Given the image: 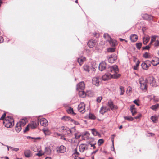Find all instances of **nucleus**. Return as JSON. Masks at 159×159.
<instances>
[{
  "mask_svg": "<svg viewBox=\"0 0 159 159\" xmlns=\"http://www.w3.org/2000/svg\"><path fill=\"white\" fill-rule=\"evenodd\" d=\"M113 75L108 73L103 75L102 77V79L104 81H106L109 80L112 77Z\"/></svg>",
  "mask_w": 159,
  "mask_h": 159,
  "instance_id": "obj_12",
  "label": "nucleus"
},
{
  "mask_svg": "<svg viewBox=\"0 0 159 159\" xmlns=\"http://www.w3.org/2000/svg\"><path fill=\"white\" fill-rule=\"evenodd\" d=\"M106 64L104 62L101 63L99 66V69L100 70L102 71L105 70L106 68Z\"/></svg>",
  "mask_w": 159,
  "mask_h": 159,
  "instance_id": "obj_14",
  "label": "nucleus"
},
{
  "mask_svg": "<svg viewBox=\"0 0 159 159\" xmlns=\"http://www.w3.org/2000/svg\"><path fill=\"white\" fill-rule=\"evenodd\" d=\"M61 129L63 130V133L65 135H70L71 133V130L69 128L63 126L61 127Z\"/></svg>",
  "mask_w": 159,
  "mask_h": 159,
  "instance_id": "obj_8",
  "label": "nucleus"
},
{
  "mask_svg": "<svg viewBox=\"0 0 159 159\" xmlns=\"http://www.w3.org/2000/svg\"><path fill=\"white\" fill-rule=\"evenodd\" d=\"M89 119H91L95 120L96 119V117L94 115L91 113L89 114Z\"/></svg>",
  "mask_w": 159,
  "mask_h": 159,
  "instance_id": "obj_38",
  "label": "nucleus"
},
{
  "mask_svg": "<svg viewBox=\"0 0 159 159\" xmlns=\"http://www.w3.org/2000/svg\"><path fill=\"white\" fill-rule=\"evenodd\" d=\"M115 51V48H109L107 49V51L108 52H112Z\"/></svg>",
  "mask_w": 159,
  "mask_h": 159,
  "instance_id": "obj_44",
  "label": "nucleus"
},
{
  "mask_svg": "<svg viewBox=\"0 0 159 159\" xmlns=\"http://www.w3.org/2000/svg\"><path fill=\"white\" fill-rule=\"evenodd\" d=\"M133 102L135 104H136V105H137V106H139V103H138V102H137V101L136 100H134V101H133Z\"/></svg>",
  "mask_w": 159,
  "mask_h": 159,
  "instance_id": "obj_62",
  "label": "nucleus"
},
{
  "mask_svg": "<svg viewBox=\"0 0 159 159\" xmlns=\"http://www.w3.org/2000/svg\"><path fill=\"white\" fill-rule=\"evenodd\" d=\"M141 66L142 68L145 70L148 69V66L144 62L143 63L141 64Z\"/></svg>",
  "mask_w": 159,
  "mask_h": 159,
  "instance_id": "obj_36",
  "label": "nucleus"
},
{
  "mask_svg": "<svg viewBox=\"0 0 159 159\" xmlns=\"http://www.w3.org/2000/svg\"><path fill=\"white\" fill-rule=\"evenodd\" d=\"M72 122H73L74 124L75 125H78L79 124V122L78 121H74V120Z\"/></svg>",
  "mask_w": 159,
  "mask_h": 159,
  "instance_id": "obj_63",
  "label": "nucleus"
},
{
  "mask_svg": "<svg viewBox=\"0 0 159 159\" xmlns=\"http://www.w3.org/2000/svg\"><path fill=\"white\" fill-rule=\"evenodd\" d=\"M6 116V113H4L0 118V120H3L5 118Z\"/></svg>",
  "mask_w": 159,
  "mask_h": 159,
  "instance_id": "obj_52",
  "label": "nucleus"
},
{
  "mask_svg": "<svg viewBox=\"0 0 159 159\" xmlns=\"http://www.w3.org/2000/svg\"><path fill=\"white\" fill-rule=\"evenodd\" d=\"M108 105L111 110H116L118 108L117 106L114 104L113 102L111 100H110L108 102Z\"/></svg>",
  "mask_w": 159,
  "mask_h": 159,
  "instance_id": "obj_13",
  "label": "nucleus"
},
{
  "mask_svg": "<svg viewBox=\"0 0 159 159\" xmlns=\"http://www.w3.org/2000/svg\"><path fill=\"white\" fill-rule=\"evenodd\" d=\"M85 60V57H81V58H78L77 61L79 64L81 65Z\"/></svg>",
  "mask_w": 159,
  "mask_h": 159,
  "instance_id": "obj_30",
  "label": "nucleus"
},
{
  "mask_svg": "<svg viewBox=\"0 0 159 159\" xmlns=\"http://www.w3.org/2000/svg\"><path fill=\"white\" fill-rule=\"evenodd\" d=\"M85 104L83 102H81L78 105V109L80 112L84 113L85 111Z\"/></svg>",
  "mask_w": 159,
  "mask_h": 159,
  "instance_id": "obj_4",
  "label": "nucleus"
},
{
  "mask_svg": "<svg viewBox=\"0 0 159 159\" xmlns=\"http://www.w3.org/2000/svg\"><path fill=\"white\" fill-rule=\"evenodd\" d=\"M154 46L155 47H157L159 46V41L157 40L154 43Z\"/></svg>",
  "mask_w": 159,
  "mask_h": 159,
  "instance_id": "obj_54",
  "label": "nucleus"
},
{
  "mask_svg": "<svg viewBox=\"0 0 159 159\" xmlns=\"http://www.w3.org/2000/svg\"><path fill=\"white\" fill-rule=\"evenodd\" d=\"M74 159H84V158H81L78 156H75L74 158Z\"/></svg>",
  "mask_w": 159,
  "mask_h": 159,
  "instance_id": "obj_61",
  "label": "nucleus"
},
{
  "mask_svg": "<svg viewBox=\"0 0 159 159\" xmlns=\"http://www.w3.org/2000/svg\"><path fill=\"white\" fill-rule=\"evenodd\" d=\"M96 43L95 40H91L88 43V45L89 47L92 48L95 46Z\"/></svg>",
  "mask_w": 159,
  "mask_h": 159,
  "instance_id": "obj_21",
  "label": "nucleus"
},
{
  "mask_svg": "<svg viewBox=\"0 0 159 159\" xmlns=\"http://www.w3.org/2000/svg\"><path fill=\"white\" fill-rule=\"evenodd\" d=\"M148 80L150 83V85L152 86L156 87L157 86V85L156 84L155 79L153 77H149L148 78Z\"/></svg>",
  "mask_w": 159,
  "mask_h": 159,
  "instance_id": "obj_6",
  "label": "nucleus"
},
{
  "mask_svg": "<svg viewBox=\"0 0 159 159\" xmlns=\"http://www.w3.org/2000/svg\"><path fill=\"white\" fill-rule=\"evenodd\" d=\"M29 126H30V124H28L26 127L25 129L24 130V132L27 131L29 130Z\"/></svg>",
  "mask_w": 159,
  "mask_h": 159,
  "instance_id": "obj_56",
  "label": "nucleus"
},
{
  "mask_svg": "<svg viewBox=\"0 0 159 159\" xmlns=\"http://www.w3.org/2000/svg\"><path fill=\"white\" fill-rule=\"evenodd\" d=\"M124 117L125 120L129 121H131L133 120V118L130 116H124Z\"/></svg>",
  "mask_w": 159,
  "mask_h": 159,
  "instance_id": "obj_35",
  "label": "nucleus"
},
{
  "mask_svg": "<svg viewBox=\"0 0 159 159\" xmlns=\"http://www.w3.org/2000/svg\"><path fill=\"white\" fill-rule=\"evenodd\" d=\"M3 123L6 127L7 128L11 127L14 124L13 119L11 116H7L4 120Z\"/></svg>",
  "mask_w": 159,
  "mask_h": 159,
  "instance_id": "obj_1",
  "label": "nucleus"
},
{
  "mask_svg": "<svg viewBox=\"0 0 159 159\" xmlns=\"http://www.w3.org/2000/svg\"><path fill=\"white\" fill-rule=\"evenodd\" d=\"M150 48V46L149 45H147L145 47H143L142 49L143 50H145V49H147V50H149V49Z\"/></svg>",
  "mask_w": 159,
  "mask_h": 159,
  "instance_id": "obj_53",
  "label": "nucleus"
},
{
  "mask_svg": "<svg viewBox=\"0 0 159 159\" xmlns=\"http://www.w3.org/2000/svg\"><path fill=\"white\" fill-rule=\"evenodd\" d=\"M39 122L40 125L44 126H46L48 125V121L45 119L42 118L39 120Z\"/></svg>",
  "mask_w": 159,
  "mask_h": 159,
  "instance_id": "obj_15",
  "label": "nucleus"
},
{
  "mask_svg": "<svg viewBox=\"0 0 159 159\" xmlns=\"http://www.w3.org/2000/svg\"><path fill=\"white\" fill-rule=\"evenodd\" d=\"M24 154L25 157H29L32 156L31 152L30 150L27 149L24 151Z\"/></svg>",
  "mask_w": 159,
  "mask_h": 159,
  "instance_id": "obj_20",
  "label": "nucleus"
},
{
  "mask_svg": "<svg viewBox=\"0 0 159 159\" xmlns=\"http://www.w3.org/2000/svg\"><path fill=\"white\" fill-rule=\"evenodd\" d=\"M103 36L104 38L107 39V40H109L110 39V38H111L109 34L107 33H105L104 34Z\"/></svg>",
  "mask_w": 159,
  "mask_h": 159,
  "instance_id": "obj_39",
  "label": "nucleus"
},
{
  "mask_svg": "<svg viewBox=\"0 0 159 159\" xmlns=\"http://www.w3.org/2000/svg\"><path fill=\"white\" fill-rule=\"evenodd\" d=\"M151 119L153 123H156L158 121V118L155 116H151Z\"/></svg>",
  "mask_w": 159,
  "mask_h": 159,
  "instance_id": "obj_34",
  "label": "nucleus"
},
{
  "mask_svg": "<svg viewBox=\"0 0 159 159\" xmlns=\"http://www.w3.org/2000/svg\"><path fill=\"white\" fill-rule=\"evenodd\" d=\"M44 152H39L38 153L36 154V155H37V156H39L40 157V156H42L43 155H44Z\"/></svg>",
  "mask_w": 159,
  "mask_h": 159,
  "instance_id": "obj_51",
  "label": "nucleus"
},
{
  "mask_svg": "<svg viewBox=\"0 0 159 159\" xmlns=\"http://www.w3.org/2000/svg\"><path fill=\"white\" fill-rule=\"evenodd\" d=\"M102 99V96L98 97L97 98V101L98 102L100 103L101 102V100Z\"/></svg>",
  "mask_w": 159,
  "mask_h": 159,
  "instance_id": "obj_49",
  "label": "nucleus"
},
{
  "mask_svg": "<svg viewBox=\"0 0 159 159\" xmlns=\"http://www.w3.org/2000/svg\"><path fill=\"white\" fill-rule=\"evenodd\" d=\"M9 148L13 151H14L16 152L18 151L19 150L18 148H15L12 147H9Z\"/></svg>",
  "mask_w": 159,
  "mask_h": 159,
  "instance_id": "obj_48",
  "label": "nucleus"
},
{
  "mask_svg": "<svg viewBox=\"0 0 159 159\" xmlns=\"http://www.w3.org/2000/svg\"><path fill=\"white\" fill-rule=\"evenodd\" d=\"M149 39L150 38L149 37H144L143 39V44L145 45L149 41Z\"/></svg>",
  "mask_w": 159,
  "mask_h": 159,
  "instance_id": "obj_33",
  "label": "nucleus"
},
{
  "mask_svg": "<svg viewBox=\"0 0 159 159\" xmlns=\"http://www.w3.org/2000/svg\"><path fill=\"white\" fill-rule=\"evenodd\" d=\"M92 134L95 136H100V135L99 133L95 129H91Z\"/></svg>",
  "mask_w": 159,
  "mask_h": 159,
  "instance_id": "obj_25",
  "label": "nucleus"
},
{
  "mask_svg": "<svg viewBox=\"0 0 159 159\" xmlns=\"http://www.w3.org/2000/svg\"><path fill=\"white\" fill-rule=\"evenodd\" d=\"M107 71L113 73V75H114V78H118L120 76V75L119 74L115 75L119 72L118 66L116 65H114L108 67L107 68Z\"/></svg>",
  "mask_w": 159,
  "mask_h": 159,
  "instance_id": "obj_2",
  "label": "nucleus"
},
{
  "mask_svg": "<svg viewBox=\"0 0 159 159\" xmlns=\"http://www.w3.org/2000/svg\"><path fill=\"white\" fill-rule=\"evenodd\" d=\"M159 107V104H157L154 105L152 106L151 107V108L153 110H155Z\"/></svg>",
  "mask_w": 159,
  "mask_h": 159,
  "instance_id": "obj_37",
  "label": "nucleus"
},
{
  "mask_svg": "<svg viewBox=\"0 0 159 159\" xmlns=\"http://www.w3.org/2000/svg\"><path fill=\"white\" fill-rule=\"evenodd\" d=\"M91 67L88 65H85L83 66L84 70L86 72H89Z\"/></svg>",
  "mask_w": 159,
  "mask_h": 159,
  "instance_id": "obj_32",
  "label": "nucleus"
},
{
  "mask_svg": "<svg viewBox=\"0 0 159 159\" xmlns=\"http://www.w3.org/2000/svg\"><path fill=\"white\" fill-rule=\"evenodd\" d=\"M143 17L144 19L148 20H150L152 19V17L151 16H149L147 14H145L144 15Z\"/></svg>",
  "mask_w": 159,
  "mask_h": 159,
  "instance_id": "obj_23",
  "label": "nucleus"
},
{
  "mask_svg": "<svg viewBox=\"0 0 159 159\" xmlns=\"http://www.w3.org/2000/svg\"><path fill=\"white\" fill-rule=\"evenodd\" d=\"M139 82L140 84L141 89H147V82L143 78H141L139 79Z\"/></svg>",
  "mask_w": 159,
  "mask_h": 159,
  "instance_id": "obj_3",
  "label": "nucleus"
},
{
  "mask_svg": "<svg viewBox=\"0 0 159 159\" xmlns=\"http://www.w3.org/2000/svg\"><path fill=\"white\" fill-rule=\"evenodd\" d=\"M130 38L131 41L133 42L136 41L138 39V37L137 35L135 34H133L131 35Z\"/></svg>",
  "mask_w": 159,
  "mask_h": 159,
  "instance_id": "obj_22",
  "label": "nucleus"
},
{
  "mask_svg": "<svg viewBox=\"0 0 159 159\" xmlns=\"http://www.w3.org/2000/svg\"><path fill=\"white\" fill-rule=\"evenodd\" d=\"M107 111V110L106 107H102L101 108L100 111V112L102 114H103L104 113L106 112Z\"/></svg>",
  "mask_w": 159,
  "mask_h": 159,
  "instance_id": "obj_29",
  "label": "nucleus"
},
{
  "mask_svg": "<svg viewBox=\"0 0 159 159\" xmlns=\"http://www.w3.org/2000/svg\"><path fill=\"white\" fill-rule=\"evenodd\" d=\"M134 106H131L130 107V111L132 113V115L134 116L137 113V111L135 108H134Z\"/></svg>",
  "mask_w": 159,
  "mask_h": 159,
  "instance_id": "obj_28",
  "label": "nucleus"
},
{
  "mask_svg": "<svg viewBox=\"0 0 159 159\" xmlns=\"http://www.w3.org/2000/svg\"><path fill=\"white\" fill-rule=\"evenodd\" d=\"M85 88V84L83 81L78 83L77 85L76 89H84Z\"/></svg>",
  "mask_w": 159,
  "mask_h": 159,
  "instance_id": "obj_10",
  "label": "nucleus"
},
{
  "mask_svg": "<svg viewBox=\"0 0 159 159\" xmlns=\"http://www.w3.org/2000/svg\"><path fill=\"white\" fill-rule=\"evenodd\" d=\"M152 64L154 66H156L159 64V58L157 57H154L152 60Z\"/></svg>",
  "mask_w": 159,
  "mask_h": 159,
  "instance_id": "obj_16",
  "label": "nucleus"
},
{
  "mask_svg": "<svg viewBox=\"0 0 159 159\" xmlns=\"http://www.w3.org/2000/svg\"><path fill=\"white\" fill-rule=\"evenodd\" d=\"M27 122V119L26 118H24L20 120L19 122H18L21 126H24L25 125Z\"/></svg>",
  "mask_w": 159,
  "mask_h": 159,
  "instance_id": "obj_17",
  "label": "nucleus"
},
{
  "mask_svg": "<svg viewBox=\"0 0 159 159\" xmlns=\"http://www.w3.org/2000/svg\"><path fill=\"white\" fill-rule=\"evenodd\" d=\"M115 137V135H112L111 136V140L112 141V144L113 146H114V138Z\"/></svg>",
  "mask_w": 159,
  "mask_h": 159,
  "instance_id": "obj_57",
  "label": "nucleus"
},
{
  "mask_svg": "<svg viewBox=\"0 0 159 159\" xmlns=\"http://www.w3.org/2000/svg\"><path fill=\"white\" fill-rule=\"evenodd\" d=\"M139 62L138 61L137 62L135 66H134V69L135 70H137V67L139 66Z\"/></svg>",
  "mask_w": 159,
  "mask_h": 159,
  "instance_id": "obj_47",
  "label": "nucleus"
},
{
  "mask_svg": "<svg viewBox=\"0 0 159 159\" xmlns=\"http://www.w3.org/2000/svg\"><path fill=\"white\" fill-rule=\"evenodd\" d=\"M110 45L112 46H115L117 44V42L116 40L112 39L111 38L108 40Z\"/></svg>",
  "mask_w": 159,
  "mask_h": 159,
  "instance_id": "obj_19",
  "label": "nucleus"
},
{
  "mask_svg": "<svg viewBox=\"0 0 159 159\" xmlns=\"http://www.w3.org/2000/svg\"><path fill=\"white\" fill-rule=\"evenodd\" d=\"M88 149V145L86 144H81L79 146V150L81 152H83Z\"/></svg>",
  "mask_w": 159,
  "mask_h": 159,
  "instance_id": "obj_5",
  "label": "nucleus"
},
{
  "mask_svg": "<svg viewBox=\"0 0 159 159\" xmlns=\"http://www.w3.org/2000/svg\"><path fill=\"white\" fill-rule=\"evenodd\" d=\"M104 140L102 139H99L98 142V146H100L102 144H103L104 143Z\"/></svg>",
  "mask_w": 159,
  "mask_h": 159,
  "instance_id": "obj_40",
  "label": "nucleus"
},
{
  "mask_svg": "<svg viewBox=\"0 0 159 159\" xmlns=\"http://www.w3.org/2000/svg\"><path fill=\"white\" fill-rule=\"evenodd\" d=\"M51 150L49 148L46 147L45 148V150L44 153H46L47 154L49 155L51 153Z\"/></svg>",
  "mask_w": 159,
  "mask_h": 159,
  "instance_id": "obj_31",
  "label": "nucleus"
},
{
  "mask_svg": "<svg viewBox=\"0 0 159 159\" xmlns=\"http://www.w3.org/2000/svg\"><path fill=\"white\" fill-rule=\"evenodd\" d=\"M143 57L145 58H149L150 57V54L148 52H145L143 55Z\"/></svg>",
  "mask_w": 159,
  "mask_h": 159,
  "instance_id": "obj_45",
  "label": "nucleus"
},
{
  "mask_svg": "<svg viewBox=\"0 0 159 159\" xmlns=\"http://www.w3.org/2000/svg\"><path fill=\"white\" fill-rule=\"evenodd\" d=\"M4 41V39L2 36H0V43L3 42Z\"/></svg>",
  "mask_w": 159,
  "mask_h": 159,
  "instance_id": "obj_60",
  "label": "nucleus"
},
{
  "mask_svg": "<svg viewBox=\"0 0 159 159\" xmlns=\"http://www.w3.org/2000/svg\"><path fill=\"white\" fill-rule=\"evenodd\" d=\"M62 120L66 121H69L72 122L73 121V120L71 119V118L68 116H65L62 117Z\"/></svg>",
  "mask_w": 159,
  "mask_h": 159,
  "instance_id": "obj_27",
  "label": "nucleus"
},
{
  "mask_svg": "<svg viewBox=\"0 0 159 159\" xmlns=\"http://www.w3.org/2000/svg\"><path fill=\"white\" fill-rule=\"evenodd\" d=\"M79 94L80 97L84 98L86 96V93L83 90H80L79 92Z\"/></svg>",
  "mask_w": 159,
  "mask_h": 159,
  "instance_id": "obj_26",
  "label": "nucleus"
},
{
  "mask_svg": "<svg viewBox=\"0 0 159 159\" xmlns=\"http://www.w3.org/2000/svg\"><path fill=\"white\" fill-rule=\"evenodd\" d=\"M156 36H152V39L150 42V44L152 43L153 42H154L156 40Z\"/></svg>",
  "mask_w": 159,
  "mask_h": 159,
  "instance_id": "obj_46",
  "label": "nucleus"
},
{
  "mask_svg": "<svg viewBox=\"0 0 159 159\" xmlns=\"http://www.w3.org/2000/svg\"><path fill=\"white\" fill-rule=\"evenodd\" d=\"M117 56L116 54H113L111 55L108 59V61L109 62L112 63L117 59Z\"/></svg>",
  "mask_w": 159,
  "mask_h": 159,
  "instance_id": "obj_7",
  "label": "nucleus"
},
{
  "mask_svg": "<svg viewBox=\"0 0 159 159\" xmlns=\"http://www.w3.org/2000/svg\"><path fill=\"white\" fill-rule=\"evenodd\" d=\"M57 151L58 153H64L66 151V148L63 146L61 145L56 148Z\"/></svg>",
  "mask_w": 159,
  "mask_h": 159,
  "instance_id": "obj_11",
  "label": "nucleus"
},
{
  "mask_svg": "<svg viewBox=\"0 0 159 159\" xmlns=\"http://www.w3.org/2000/svg\"><path fill=\"white\" fill-rule=\"evenodd\" d=\"M22 126L18 123H17L16 126L15 127V130L17 132H19L21 130Z\"/></svg>",
  "mask_w": 159,
  "mask_h": 159,
  "instance_id": "obj_24",
  "label": "nucleus"
},
{
  "mask_svg": "<svg viewBox=\"0 0 159 159\" xmlns=\"http://www.w3.org/2000/svg\"><path fill=\"white\" fill-rule=\"evenodd\" d=\"M141 116V115H139L137 116H136L134 117V119H138Z\"/></svg>",
  "mask_w": 159,
  "mask_h": 159,
  "instance_id": "obj_64",
  "label": "nucleus"
},
{
  "mask_svg": "<svg viewBox=\"0 0 159 159\" xmlns=\"http://www.w3.org/2000/svg\"><path fill=\"white\" fill-rule=\"evenodd\" d=\"M96 144V143H95L92 144V143H89V145H90L91 147H93V149H95L96 148V147L95 146V144Z\"/></svg>",
  "mask_w": 159,
  "mask_h": 159,
  "instance_id": "obj_55",
  "label": "nucleus"
},
{
  "mask_svg": "<svg viewBox=\"0 0 159 159\" xmlns=\"http://www.w3.org/2000/svg\"><path fill=\"white\" fill-rule=\"evenodd\" d=\"M142 43H139L136 44V46L137 48L138 49H140L141 47Z\"/></svg>",
  "mask_w": 159,
  "mask_h": 159,
  "instance_id": "obj_43",
  "label": "nucleus"
},
{
  "mask_svg": "<svg viewBox=\"0 0 159 159\" xmlns=\"http://www.w3.org/2000/svg\"><path fill=\"white\" fill-rule=\"evenodd\" d=\"M145 63L149 67L150 66L151 63H152V61L149 60H147L145 61Z\"/></svg>",
  "mask_w": 159,
  "mask_h": 159,
  "instance_id": "obj_42",
  "label": "nucleus"
},
{
  "mask_svg": "<svg viewBox=\"0 0 159 159\" xmlns=\"http://www.w3.org/2000/svg\"><path fill=\"white\" fill-rule=\"evenodd\" d=\"M67 112L68 113H72L73 114H75L73 111V109L71 108H69V109L67 110Z\"/></svg>",
  "mask_w": 159,
  "mask_h": 159,
  "instance_id": "obj_41",
  "label": "nucleus"
},
{
  "mask_svg": "<svg viewBox=\"0 0 159 159\" xmlns=\"http://www.w3.org/2000/svg\"><path fill=\"white\" fill-rule=\"evenodd\" d=\"M75 152L74 153V154H76L77 155H79L80 154V153L77 151V149H75Z\"/></svg>",
  "mask_w": 159,
  "mask_h": 159,
  "instance_id": "obj_59",
  "label": "nucleus"
},
{
  "mask_svg": "<svg viewBox=\"0 0 159 159\" xmlns=\"http://www.w3.org/2000/svg\"><path fill=\"white\" fill-rule=\"evenodd\" d=\"M100 80H101L98 77H94L92 80L93 84L97 86H98L99 85Z\"/></svg>",
  "mask_w": 159,
  "mask_h": 159,
  "instance_id": "obj_9",
  "label": "nucleus"
},
{
  "mask_svg": "<svg viewBox=\"0 0 159 159\" xmlns=\"http://www.w3.org/2000/svg\"><path fill=\"white\" fill-rule=\"evenodd\" d=\"M43 131H44V133H45V134L46 135H49L50 133V131L48 129L43 130Z\"/></svg>",
  "mask_w": 159,
  "mask_h": 159,
  "instance_id": "obj_50",
  "label": "nucleus"
},
{
  "mask_svg": "<svg viewBox=\"0 0 159 159\" xmlns=\"http://www.w3.org/2000/svg\"><path fill=\"white\" fill-rule=\"evenodd\" d=\"M30 138H31L32 139H34L35 140H40L41 139V138L40 137H36V138H34V137H30Z\"/></svg>",
  "mask_w": 159,
  "mask_h": 159,
  "instance_id": "obj_58",
  "label": "nucleus"
},
{
  "mask_svg": "<svg viewBox=\"0 0 159 159\" xmlns=\"http://www.w3.org/2000/svg\"><path fill=\"white\" fill-rule=\"evenodd\" d=\"M39 119L37 121H33L31 124H30V126L32 129L36 128L39 125Z\"/></svg>",
  "mask_w": 159,
  "mask_h": 159,
  "instance_id": "obj_18",
  "label": "nucleus"
}]
</instances>
